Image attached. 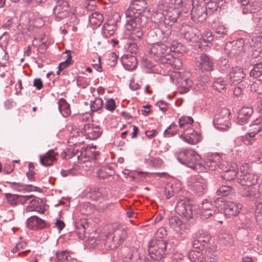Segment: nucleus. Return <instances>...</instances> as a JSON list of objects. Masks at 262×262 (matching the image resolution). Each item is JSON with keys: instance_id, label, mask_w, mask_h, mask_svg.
Listing matches in <instances>:
<instances>
[{"instance_id": "obj_1", "label": "nucleus", "mask_w": 262, "mask_h": 262, "mask_svg": "<svg viewBox=\"0 0 262 262\" xmlns=\"http://www.w3.org/2000/svg\"><path fill=\"white\" fill-rule=\"evenodd\" d=\"M163 16V24L160 28L155 29L151 31L150 33L155 34L159 40L166 41L171 35V30L170 28L166 26H171L176 23L180 14L179 9L173 7H169L168 10L164 12H160Z\"/></svg>"}, {"instance_id": "obj_2", "label": "nucleus", "mask_w": 262, "mask_h": 262, "mask_svg": "<svg viewBox=\"0 0 262 262\" xmlns=\"http://www.w3.org/2000/svg\"><path fill=\"white\" fill-rule=\"evenodd\" d=\"M177 159L179 162L196 171L203 170L201 157L194 150L185 149L182 151Z\"/></svg>"}, {"instance_id": "obj_3", "label": "nucleus", "mask_w": 262, "mask_h": 262, "mask_svg": "<svg viewBox=\"0 0 262 262\" xmlns=\"http://www.w3.org/2000/svg\"><path fill=\"white\" fill-rule=\"evenodd\" d=\"M125 28L130 33L129 37L134 40L141 39L144 35L142 20L144 18L135 16L125 17Z\"/></svg>"}, {"instance_id": "obj_4", "label": "nucleus", "mask_w": 262, "mask_h": 262, "mask_svg": "<svg viewBox=\"0 0 262 262\" xmlns=\"http://www.w3.org/2000/svg\"><path fill=\"white\" fill-rule=\"evenodd\" d=\"M167 247V242L163 239H154L149 242L148 251L149 256L154 260L162 258Z\"/></svg>"}, {"instance_id": "obj_5", "label": "nucleus", "mask_w": 262, "mask_h": 262, "mask_svg": "<svg viewBox=\"0 0 262 262\" xmlns=\"http://www.w3.org/2000/svg\"><path fill=\"white\" fill-rule=\"evenodd\" d=\"M162 40V42H156L152 44L150 53L153 55L156 60H160L164 63L167 62L166 60H169L171 56L169 54L170 50L168 46L163 43L166 41ZM167 41L168 39L166 41Z\"/></svg>"}, {"instance_id": "obj_6", "label": "nucleus", "mask_w": 262, "mask_h": 262, "mask_svg": "<svg viewBox=\"0 0 262 262\" xmlns=\"http://www.w3.org/2000/svg\"><path fill=\"white\" fill-rule=\"evenodd\" d=\"M230 111L223 108L216 113L214 116V125L219 129L226 130L230 126Z\"/></svg>"}, {"instance_id": "obj_7", "label": "nucleus", "mask_w": 262, "mask_h": 262, "mask_svg": "<svg viewBox=\"0 0 262 262\" xmlns=\"http://www.w3.org/2000/svg\"><path fill=\"white\" fill-rule=\"evenodd\" d=\"M145 5L143 0H132L129 7L125 12V17H133V15L145 18L143 14Z\"/></svg>"}, {"instance_id": "obj_8", "label": "nucleus", "mask_w": 262, "mask_h": 262, "mask_svg": "<svg viewBox=\"0 0 262 262\" xmlns=\"http://www.w3.org/2000/svg\"><path fill=\"white\" fill-rule=\"evenodd\" d=\"M244 40L238 39L232 42H227L225 47V51L228 56L232 58L239 55L244 51Z\"/></svg>"}, {"instance_id": "obj_9", "label": "nucleus", "mask_w": 262, "mask_h": 262, "mask_svg": "<svg viewBox=\"0 0 262 262\" xmlns=\"http://www.w3.org/2000/svg\"><path fill=\"white\" fill-rule=\"evenodd\" d=\"M192 207L189 200L182 199L177 202L175 207V211L186 219H190L192 217Z\"/></svg>"}, {"instance_id": "obj_10", "label": "nucleus", "mask_w": 262, "mask_h": 262, "mask_svg": "<svg viewBox=\"0 0 262 262\" xmlns=\"http://www.w3.org/2000/svg\"><path fill=\"white\" fill-rule=\"evenodd\" d=\"M187 183L191 190L199 195H202L206 188L204 179L199 176L191 177Z\"/></svg>"}, {"instance_id": "obj_11", "label": "nucleus", "mask_w": 262, "mask_h": 262, "mask_svg": "<svg viewBox=\"0 0 262 262\" xmlns=\"http://www.w3.org/2000/svg\"><path fill=\"white\" fill-rule=\"evenodd\" d=\"M225 164L221 161V157L219 154H214L209 156L204 164H203V170H214L217 167L222 169L224 167Z\"/></svg>"}, {"instance_id": "obj_12", "label": "nucleus", "mask_w": 262, "mask_h": 262, "mask_svg": "<svg viewBox=\"0 0 262 262\" xmlns=\"http://www.w3.org/2000/svg\"><path fill=\"white\" fill-rule=\"evenodd\" d=\"M57 5L53 9L56 19L60 20L66 18L69 14V5L67 0H56Z\"/></svg>"}, {"instance_id": "obj_13", "label": "nucleus", "mask_w": 262, "mask_h": 262, "mask_svg": "<svg viewBox=\"0 0 262 262\" xmlns=\"http://www.w3.org/2000/svg\"><path fill=\"white\" fill-rule=\"evenodd\" d=\"M81 132L86 139L90 140H94L98 138L102 133L99 126H94L91 123L83 125L81 128Z\"/></svg>"}, {"instance_id": "obj_14", "label": "nucleus", "mask_w": 262, "mask_h": 262, "mask_svg": "<svg viewBox=\"0 0 262 262\" xmlns=\"http://www.w3.org/2000/svg\"><path fill=\"white\" fill-rule=\"evenodd\" d=\"M201 135L192 128L187 127L184 129L183 133L181 135L180 138L189 144H195L201 140Z\"/></svg>"}, {"instance_id": "obj_15", "label": "nucleus", "mask_w": 262, "mask_h": 262, "mask_svg": "<svg viewBox=\"0 0 262 262\" xmlns=\"http://www.w3.org/2000/svg\"><path fill=\"white\" fill-rule=\"evenodd\" d=\"M258 178L257 174L248 172L238 176L237 182L243 186H250L255 185Z\"/></svg>"}, {"instance_id": "obj_16", "label": "nucleus", "mask_w": 262, "mask_h": 262, "mask_svg": "<svg viewBox=\"0 0 262 262\" xmlns=\"http://www.w3.org/2000/svg\"><path fill=\"white\" fill-rule=\"evenodd\" d=\"M217 208L207 200L202 202L200 209V215L203 219H206L215 214Z\"/></svg>"}, {"instance_id": "obj_17", "label": "nucleus", "mask_w": 262, "mask_h": 262, "mask_svg": "<svg viewBox=\"0 0 262 262\" xmlns=\"http://www.w3.org/2000/svg\"><path fill=\"white\" fill-rule=\"evenodd\" d=\"M243 207V205L239 203L228 202L224 204L225 215L229 217L237 215Z\"/></svg>"}, {"instance_id": "obj_18", "label": "nucleus", "mask_w": 262, "mask_h": 262, "mask_svg": "<svg viewBox=\"0 0 262 262\" xmlns=\"http://www.w3.org/2000/svg\"><path fill=\"white\" fill-rule=\"evenodd\" d=\"M245 76L246 74L242 68L235 67L232 69L228 77L231 84H236L242 81Z\"/></svg>"}, {"instance_id": "obj_19", "label": "nucleus", "mask_w": 262, "mask_h": 262, "mask_svg": "<svg viewBox=\"0 0 262 262\" xmlns=\"http://www.w3.org/2000/svg\"><path fill=\"white\" fill-rule=\"evenodd\" d=\"M28 228L30 229H42L49 228V225L36 216H32L27 221Z\"/></svg>"}, {"instance_id": "obj_20", "label": "nucleus", "mask_w": 262, "mask_h": 262, "mask_svg": "<svg viewBox=\"0 0 262 262\" xmlns=\"http://www.w3.org/2000/svg\"><path fill=\"white\" fill-rule=\"evenodd\" d=\"M58 155L54 149L49 150L46 154L39 156L40 163L45 166H51L57 161Z\"/></svg>"}, {"instance_id": "obj_21", "label": "nucleus", "mask_w": 262, "mask_h": 262, "mask_svg": "<svg viewBox=\"0 0 262 262\" xmlns=\"http://www.w3.org/2000/svg\"><path fill=\"white\" fill-rule=\"evenodd\" d=\"M253 113L251 107L244 106L239 111L237 118V123L239 125L247 123Z\"/></svg>"}, {"instance_id": "obj_22", "label": "nucleus", "mask_w": 262, "mask_h": 262, "mask_svg": "<svg viewBox=\"0 0 262 262\" xmlns=\"http://www.w3.org/2000/svg\"><path fill=\"white\" fill-rule=\"evenodd\" d=\"M260 130V127L257 126L252 132L247 134L245 136L241 137V140L246 145H253L258 140V133Z\"/></svg>"}, {"instance_id": "obj_23", "label": "nucleus", "mask_w": 262, "mask_h": 262, "mask_svg": "<svg viewBox=\"0 0 262 262\" xmlns=\"http://www.w3.org/2000/svg\"><path fill=\"white\" fill-rule=\"evenodd\" d=\"M200 35V31L194 27L187 26L184 29V37L187 40L197 42Z\"/></svg>"}, {"instance_id": "obj_24", "label": "nucleus", "mask_w": 262, "mask_h": 262, "mask_svg": "<svg viewBox=\"0 0 262 262\" xmlns=\"http://www.w3.org/2000/svg\"><path fill=\"white\" fill-rule=\"evenodd\" d=\"M199 67L204 70L210 71L213 70V62L212 58L206 54H201L200 56Z\"/></svg>"}, {"instance_id": "obj_25", "label": "nucleus", "mask_w": 262, "mask_h": 262, "mask_svg": "<svg viewBox=\"0 0 262 262\" xmlns=\"http://www.w3.org/2000/svg\"><path fill=\"white\" fill-rule=\"evenodd\" d=\"M241 194L243 196L247 198L250 201H254L259 198L257 189L252 186L243 188L241 191Z\"/></svg>"}, {"instance_id": "obj_26", "label": "nucleus", "mask_w": 262, "mask_h": 262, "mask_svg": "<svg viewBox=\"0 0 262 262\" xmlns=\"http://www.w3.org/2000/svg\"><path fill=\"white\" fill-rule=\"evenodd\" d=\"M115 173L114 167L110 165L102 166L97 172L98 177L101 179H105L113 176Z\"/></svg>"}, {"instance_id": "obj_27", "label": "nucleus", "mask_w": 262, "mask_h": 262, "mask_svg": "<svg viewBox=\"0 0 262 262\" xmlns=\"http://www.w3.org/2000/svg\"><path fill=\"white\" fill-rule=\"evenodd\" d=\"M122 62L125 68L127 70L135 69L137 66L136 58L134 56L126 55L123 57Z\"/></svg>"}, {"instance_id": "obj_28", "label": "nucleus", "mask_w": 262, "mask_h": 262, "mask_svg": "<svg viewBox=\"0 0 262 262\" xmlns=\"http://www.w3.org/2000/svg\"><path fill=\"white\" fill-rule=\"evenodd\" d=\"M189 258L192 262H207V258L204 255L203 252L196 250L189 252Z\"/></svg>"}, {"instance_id": "obj_29", "label": "nucleus", "mask_w": 262, "mask_h": 262, "mask_svg": "<svg viewBox=\"0 0 262 262\" xmlns=\"http://www.w3.org/2000/svg\"><path fill=\"white\" fill-rule=\"evenodd\" d=\"M217 250V246L216 245L207 246L206 250H205V256L207 257V262H215L216 260V256L214 254Z\"/></svg>"}, {"instance_id": "obj_30", "label": "nucleus", "mask_w": 262, "mask_h": 262, "mask_svg": "<svg viewBox=\"0 0 262 262\" xmlns=\"http://www.w3.org/2000/svg\"><path fill=\"white\" fill-rule=\"evenodd\" d=\"M86 196L92 200L101 202L104 200V196L100 189L94 188L91 189L87 193Z\"/></svg>"}, {"instance_id": "obj_31", "label": "nucleus", "mask_w": 262, "mask_h": 262, "mask_svg": "<svg viewBox=\"0 0 262 262\" xmlns=\"http://www.w3.org/2000/svg\"><path fill=\"white\" fill-rule=\"evenodd\" d=\"M7 183L10 185V187L11 188L18 191H20L23 190H29L32 191L33 189L36 188L31 184L25 185L23 183L11 182H7Z\"/></svg>"}, {"instance_id": "obj_32", "label": "nucleus", "mask_w": 262, "mask_h": 262, "mask_svg": "<svg viewBox=\"0 0 262 262\" xmlns=\"http://www.w3.org/2000/svg\"><path fill=\"white\" fill-rule=\"evenodd\" d=\"M57 262H76V259L72 258L69 253L65 251L56 254Z\"/></svg>"}, {"instance_id": "obj_33", "label": "nucleus", "mask_w": 262, "mask_h": 262, "mask_svg": "<svg viewBox=\"0 0 262 262\" xmlns=\"http://www.w3.org/2000/svg\"><path fill=\"white\" fill-rule=\"evenodd\" d=\"M218 195L227 196L232 195L234 193V189L230 186L222 185L216 192Z\"/></svg>"}, {"instance_id": "obj_34", "label": "nucleus", "mask_w": 262, "mask_h": 262, "mask_svg": "<svg viewBox=\"0 0 262 262\" xmlns=\"http://www.w3.org/2000/svg\"><path fill=\"white\" fill-rule=\"evenodd\" d=\"M232 169L230 168L227 169L226 167L224 168V167L222 168V170L225 171L223 177L227 181L233 179L237 174L236 165H235V166H232Z\"/></svg>"}, {"instance_id": "obj_35", "label": "nucleus", "mask_w": 262, "mask_h": 262, "mask_svg": "<svg viewBox=\"0 0 262 262\" xmlns=\"http://www.w3.org/2000/svg\"><path fill=\"white\" fill-rule=\"evenodd\" d=\"M104 17L101 13L98 12H95L92 13L89 17L90 22L94 25L99 26L103 22Z\"/></svg>"}, {"instance_id": "obj_36", "label": "nucleus", "mask_w": 262, "mask_h": 262, "mask_svg": "<svg viewBox=\"0 0 262 262\" xmlns=\"http://www.w3.org/2000/svg\"><path fill=\"white\" fill-rule=\"evenodd\" d=\"M193 123V119L189 116H182L179 119V124L180 128L185 129L191 128L190 126Z\"/></svg>"}, {"instance_id": "obj_37", "label": "nucleus", "mask_w": 262, "mask_h": 262, "mask_svg": "<svg viewBox=\"0 0 262 262\" xmlns=\"http://www.w3.org/2000/svg\"><path fill=\"white\" fill-rule=\"evenodd\" d=\"M67 155L68 159L76 157L78 160L81 161L83 162L85 161V160H83V153L81 151H79L78 149H69L67 150Z\"/></svg>"}, {"instance_id": "obj_38", "label": "nucleus", "mask_w": 262, "mask_h": 262, "mask_svg": "<svg viewBox=\"0 0 262 262\" xmlns=\"http://www.w3.org/2000/svg\"><path fill=\"white\" fill-rule=\"evenodd\" d=\"M226 83L223 79L219 78L213 83V88L218 92H224L226 90Z\"/></svg>"}, {"instance_id": "obj_39", "label": "nucleus", "mask_w": 262, "mask_h": 262, "mask_svg": "<svg viewBox=\"0 0 262 262\" xmlns=\"http://www.w3.org/2000/svg\"><path fill=\"white\" fill-rule=\"evenodd\" d=\"M124 262H141V256L137 251H132L125 257Z\"/></svg>"}, {"instance_id": "obj_40", "label": "nucleus", "mask_w": 262, "mask_h": 262, "mask_svg": "<svg viewBox=\"0 0 262 262\" xmlns=\"http://www.w3.org/2000/svg\"><path fill=\"white\" fill-rule=\"evenodd\" d=\"M262 75V62L256 63L250 72V77L257 78Z\"/></svg>"}, {"instance_id": "obj_41", "label": "nucleus", "mask_w": 262, "mask_h": 262, "mask_svg": "<svg viewBox=\"0 0 262 262\" xmlns=\"http://www.w3.org/2000/svg\"><path fill=\"white\" fill-rule=\"evenodd\" d=\"M63 54L67 55V59L65 61L59 63L58 68H59L60 70H64L69 66L73 64V60H72V55L71 54L70 51H66L63 53Z\"/></svg>"}, {"instance_id": "obj_42", "label": "nucleus", "mask_w": 262, "mask_h": 262, "mask_svg": "<svg viewBox=\"0 0 262 262\" xmlns=\"http://www.w3.org/2000/svg\"><path fill=\"white\" fill-rule=\"evenodd\" d=\"M115 26L108 24H104L102 28L103 35L107 38L115 33Z\"/></svg>"}, {"instance_id": "obj_43", "label": "nucleus", "mask_w": 262, "mask_h": 262, "mask_svg": "<svg viewBox=\"0 0 262 262\" xmlns=\"http://www.w3.org/2000/svg\"><path fill=\"white\" fill-rule=\"evenodd\" d=\"M103 101L101 98H96L94 101H91L90 105L92 112H96L102 108Z\"/></svg>"}, {"instance_id": "obj_44", "label": "nucleus", "mask_w": 262, "mask_h": 262, "mask_svg": "<svg viewBox=\"0 0 262 262\" xmlns=\"http://www.w3.org/2000/svg\"><path fill=\"white\" fill-rule=\"evenodd\" d=\"M255 216L257 222V224L259 225L260 228H261L262 229V205L261 204H256L255 211Z\"/></svg>"}, {"instance_id": "obj_45", "label": "nucleus", "mask_w": 262, "mask_h": 262, "mask_svg": "<svg viewBox=\"0 0 262 262\" xmlns=\"http://www.w3.org/2000/svg\"><path fill=\"white\" fill-rule=\"evenodd\" d=\"M176 190L174 185L171 183H168L166 184L164 188V192L167 199H170L174 195Z\"/></svg>"}, {"instance_id": "obj_46", "label": "nucleus", "mask_w": 262, "mask_h": 262, "mask_svg": "<svg viewBox=\"0 0 262 262\" xmlns=\"http://www.w3.org/2000/svg\"><path fill=\"white\" fill-rule=\"evenodd\" d=\"M145 162L154 167H159L162 164V161L159 158H148L145 159Z\"/></svg>"}, {"instance_id": "obj_47", "label": "nucleus", "mask_w": 262, "mask_h": 262, "mask_svg": "<svg viewBox=\"0 0 262 262\" xmlns=\"http://www.w3.org/2000/svg\"><path fill=\"white\" fill-rule=\"evenodd\" d=\"M252 48H262V36H253L250 42Z\"/></svg>"}, {"instance_id": "obj_48", "label": "nucleus", "mask_w": 262, "mask_h": 262, "mask_svg": "<svg viewBox=\"0 0 262 262\" xmlns=\"http://www.w3.org/2000/svg\"><path fill=\"white\" fill-rule=\"evenodd\" d=\"M251 90L258 94H262V81L256 79L251 86Z\"/></svg>"}, {"instance_id": "obj_49", "label": "nucleus", "mask_w": 262, "mask_h": 262, "mask_svg": "<svg viewBox=\"0 0 262 262\" xmlns=\"http://www.w3.org/2000/svg\"><path fill=\"white\" fill-rule=\"evenodd\" d=\"M177 125L174 123H171L164 131L165 137H170L174 136L177 133Z\"/></svg>"}, {"instance_id": "obj_50", "label": "nucleus", "mask_w": 262, "mask_h": 262, "mask_svg": "<svg viewBox=\"0 0 262 262\" xmlns=\"http://www.w3.org/2000/svg\"><path fill=\"white\" fill-rule=\"evenodd\" d=\"M58 108L60 113H62L63 110L65 111V116H68L70 114V106L63 99L59 100Z\"/></svg>"}, {"instance_id": "obj_51", "label": "nucleus", "mask_w": 262, "mask_h": 262, "mask_svg": "<svg viewBox=\"0 0 262 262\" xmlns=\"http://www.w3.org/2000/svg\"><path fill=\"white\" fill-rule=\"evenodd\" d=\"M169 224L170 228L174 229L179 228L180 229L183 228L182 222L177 217H172L169 220Z\"/></svg>"}, {"instance_id": "obj_52", "label": "nucleus", "mask_w": 262, "mask_h": 262, "mask_svg": "<svg viewBox=\"0 0 262 262\" xmlns=\"http://www.w3.org/2000/svg\"><path fill=\"white\" fill-rule=\"evenodd\" d=\"M215 29L217 37H224V36L226 35L227 34V29L222 24H219L217 26L215 27Z\"/></svg>"}, {"instance_id": "obj_53", "label": "nucleus", "mask_w": 262, "mask_h": 262, "mask_svg": "<svg viewBox=\"0 0 262 262\" xmlns=\"http://www.w3.org/2000/svg\"><path fill=\"white\" fill-rule=\"evenodd\" d=\"M196 237L198 238L197 242L200 243H207L210 238V236L204 232V230H199L197 233Z\"/></svg>"}, {"instance_id": "obj_54", "label": "nucleus", "mask_w": 262, "mask_h": 262, "mask_svg": "<svg viewBox=\"0 0 262 262\" xmlns=\"http://www.w3.org/2000/svg\"><path fill=\"white\" fill-rule=\"evenodd\" d=\"M167 62H164V63H169L176 69H180L182 66V61L180 58H172V60L169 58V60H166Z\"/></svg>"}, {"instance_id": "obj_55", "label": "nucleus", "mask_w": 262, "mask_h": 262, "mask_svg": "<svg viewBox=\"0 0 262 262\" xmlns=\"http://www.w3.org/2000/svg\"><path fill=\"white\" fill-rule=\"evenodd\" d=\"M39 205V200L34 199V197L32 198L29 201V205L26 208L27 212L34 211L36 209V207Z\"/></svg>"}, {"instance_id": "obj_56", "label": "nucleus", "mask_w": 262, "mask_h": 262, "mask_svg": "<svg viewBox=\"0 0 262 262\" xmlns=\"http://www.w3.org/2000/svg\"><path fill=\"white\" fill-rule=\"evenodd\" d=\"M219 7V5L216 2H210L207 3L205 7L206 9V13L208 15H211L214 11H216Z\"/></svg>"}, {"instance_id": "obj_57", "label": "nucleus", "mask_w": 262, "mask_h": 262, "mask_svg": "<svg viewBox=\"0 0 262 262\" xmlns=\"http://www.w3.org/2000/svg\"><path fill=\"white\" fill-rule=\"evenodd\" d=\"M5 197L11 205H16L18 203V195L8 193H6Z\"/></svg>"}, {"instance_id": "obj_58", "label": "nucleus", "mask_w": 262, "mask_h": 262, "mask_svg": "<svg viewBox=\"0 0 262 262\" xmlns=\"http://www.w3.org/2000/svg\"><path fill=\"white\" fill-rule=\"evenodd\" d=\"M168 47L170 52H181L182 48H183V46L180 43L176 41H173L171 46Z\"/></svg>"}, {"instance_id": "obj_59", "label": "nucleus", "mask_w": 262, "mask_h": 262, "mask_svg": "<svg viewBox=\"0 0 262 262\" xmlns=\"http://www.w3.org/2000/svg\"><path fill=\"white\" fill-rule=\"evenodd\" d=\"M180 83H181V87L183 88L185 91H188L193 84L192 80L189 78L183 79Z\"/></svg>"}, {"instance_id": "obj_60", "label": "nucleus", "mask_w": 262, "mask_h": 262, "mask_svg": "<svg viewBox=\"0 0 262 262\" xmlns=\"http://www.w3.org/2000/svg\"><path fill=\"white\" fill-rule=\"evenodd\" d=\"M104 107L106 110L113 112L116 108L115 100L112 98L107 100L105 102Z\"/></svg>"}, {"instance_id": "obj_61", "label": "nucleus", "mask_w": 262, "mask_h": 262, "mask_svg": "<svg viewBox=\"0 0 262 262\" xmlns=\"http://www.w3.org/2000/svg\"><path fill=\"white\" fill-rule=\"evenodd\" d=\"M89 152H87L85 154H83L84 158L85 159L84 160L87 161L90 160H95L96 159L97 157L99 155V152L97 151H91L90 154Z\"/></svg>"}, {"instance_id": "obj_62", "label": "nucleus", "mask_w": 262, "mask_h": 262, "mask_svg": "<svg viewBox=\"0 0 262 262\" xmlns=\"http://www.w3.org/2000/svg\"><path fill=\"white\" fill-rule=\"evenodd\" d=\"M203 41L206 43V45H208V43H210L211 41L213 40V37L212 35V33L210 31H206L204 33V36H202Z\"/></svg>"}, {"instance_id": "obj_63", "label": "nucleus", "mask_w": 262, "mask_h": 262, "mask_svg": "<svg viewBox=\"0 0 262 262\" xmlns=\"http://www.w3.org/2000/svg\"><path fill=\"white\" fill-rule=\"evenodd\" d=\"M220 67L222 72H225L229 69L230 64L226 59H223L220 62Z\"/></svg>"}, {"instance_id": "obj_64", "label": "nucleus", "mask_w": 262, "mask_h": 262, "mask_svg": "<svg viewBox=\"0 0 262 262\" xmlns=\"http://www.w3.org/2000/svg\"><path fill=\"white\" fill-rule=\"evenodd\" d=\"M158 7L159 11H160L159 13L167 11L168 7L166 0H160L158 4Z\"/></svg>"}]
</instances>
